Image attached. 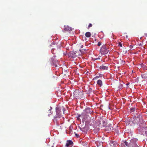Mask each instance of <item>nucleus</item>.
Listing matches in <instances>:
<instances>
[{
	"label": "nucleus",
	"instance_id": "nucleus-1",
	"mask_svg": "<svg viewBox=\"0 0 147 147\" xmlns=\"http://www.w3.org/2000/svg\"><path fill=\"white\" fill-rule=\"evenodd\" d=\"M109 51L107 46L106 45H104L101 47L100 52L101 54L105 55Z\"/></svg>",
	"mask_w": 147,
	"mask_h": 147
},
{
	"label": "nucleus",
	"instance_id": "nucleus-2",
	"mask_svg": "<svg viewBox=\"0 0 147 147\" xmlns=\"http://www.w3.org/2000/svg\"><path fill=\"white\" fill-rule=\"evenodd\" d=\"M83 94L82 92L76 90L73 93V96L76 99L80 98Z\"/></svg>",
	"mask_w": 147,
	"mask_h": 147
},
{
	"label": "nucleus",
	"instance_id": "nucleus-3",
	"mask_svg": "<svg viewBox=\"0 0 147 147\" xmlns=\"http://www.w3.org/2000/svg\"><path fill=\"white\" fill-rule=\"evenodd\" d=\"M77 52L76 51H72L69 53L68 55L69 57L72 58H75L77 56Z\"/></svg>",
	"mask_w": 147,
	"mask_h": 147
},
{
	"label": "nucleus",
	"instance_id": "nucleus-4",
	"mask_svg": "<svg viewBox=\"0 0 147 147\" xmlns=\"http://www.w3.org/2000/svg\"><path fill=\"white\" fill-rule=\"evenodd\" d=\"M132 143L131 142L129 143V144L126 141H125L123 143L121 144V147H129L130 146H131Z\"/></svg>",
	"mask_w": 147,
	"mask_h": 147
},
{
	"label": "nucleus",
	"instance_id": "nucleus-5",
	"mask_svg": "<svg viewBox=\"0 0 147 147\" xmlns=\"http://www.w3.org/2000/svg\"><path fill=\"white\" fill-rule=\"evenodd\" d=\"M56 112L57 117L60 118L61 117V114L60 113L61 109L58 107H56Z\"/></svg>",
	"mask_w": 147,
	"mask_h": 147
},
{
	"label": "nucleus",
	"instance_id": "nucleus-6",
	"mask_svg": "<svg viewBox=\"0 0 147 147\" xmlns=\"http://www.w3.org/2000/svg\"><path fill=\"white\" fill-rule=\"evenodd\" d=\"M52 63L53 64V65L55 67H57V64L59 63L58 61L57 60L56 61L53 58H52Z\"/></svg>",
	"mask_w": 147,
	"mask_h": 147
},
{
	"label": "nucleus",
	"instance_id": "nucleus-7",
	"mask_svg": "<svg viewBox=\"0 0 147 147\" xmlns=\"http://www.w3.org/2000/svg\"><path fill=\"white\" fill-rule=\"evenodd\" d=\"M136 121L135 119H134L133 121H129V120H127L126 121V124L128 126H131L132 125L131 123H132L133 124L136 123Z\"/></svg>",
	"mask_w": 147,
	"mask_h": 147
},
{
	"label": "nucleus",
	"instance_id": "nucleus-8",
	"mask_svg": "<svg viewBox=\"0 0 147 147\" xmlns=\"http://www.w3.org/2000/svg\"><path fill=\"white\" fill-rule=\"evenodd\" d=\"M73 144V142L70 140H67V143L65 145L66 147H71V145Z\"/></svg>",
	"mask_w": 147,
	"mask_h": 147
},
{
	"label": "nucleus",
	"instance_id": "nucleus-9",
	"mask_svg": "<svg viewBox=\"0 0 147 147\" xmlns=\"http://www.w3.org/2000/svg\"><path fill=\"white\" fill-rule=\"evenodd\" d=\"M117 145V142L115 141H111L109 143V145L110 147H115Z\"/></svg>",
	"mask_w": 147,
	"mask_h": 147
},
{
	"label": "nucleus",
	"instance_id": "nucleus-10",
	"mask_svg": "<svg viewBox=\"0 0 147 147\" xmlns=\"http://www.w3.org/2000/svg\"><path fill=\"white\" fill-rule=\"evenodd\" d=\"M87 117V115H86L85 113H82L81 114V118H82V121L84 122Z\"/></svg>",
	"mask_w": 147,
	"mask_h": 147
},
{
	"label": "nucleus",
	"instance_id": "nucleus-11",
	"mask_svg": "<svg viewBox=\"0 0 147 147\" xmlns=\"http://www.w3.org/2000/svg\"><path fill=\"white\" fill-rule=\"evenodd\" d=\"M99 68L102 70H107L108 69V67L105 65H102Z\"/></svg>",
	"mask_w": 147,
	"mask_h": 147
},
{
	"label": "nucleus",
	"instance_id": "nucleus-12",
	"mask_svg": "<svg viewBox=\"0 0 147 147\" xmlns=\"http://www.w3.org/2000/svg\"><path fill=\"white\" fill-rule=\"evenodd\" d=\"M64 27L65 28L64 29V30L65 31H71L72 30L71 27H69V26H65Z\"/></svg>",
	"mask_w": 147,
	"mask_h": 147
},
{
	"label": "nucleus",
	"instance_id": "nucleus-13",
	"mask_svg": "<svg viewBox=\"0 0 147 147\" xmlns=\"http://www.w3.org/2000/svg\"><path fill=\"white\" fill-rule=\"evenodd\" d=\"M106 129L108 131H110L113 129V127L112 126L107 125L106 127Z\"/></svg>",
	"mask_w": 147,
	"mask_h": 147
},
{
	"label": "nucleus",
	"instance_id": "nucleus-14",
	"mask_svg": "<svg viewBox=\"0 0 147 147\" xmlns=\"http://www.w3.org/2000/svg\"><path fill=\"white\" fill-rule=\"evenodd\" d=\"M97 84L100 86H101L102 85V82L101 80H98L97 81Z\"/></svg>",
	"mask_w": 147,
	"mask_h": 147
},
{
	"label": "nucleus",
	"instance_id": "nucleus-15",
	"mask_svg": "<svg viewBox=\"0 0 147 147\" xmlns=\"http://www.w3.org/2000/svg\"><path fill=\"white\" fill-rule=\"evenodd\" d=\"M129 147H139L136 144V143L134 142L133 144L132 143L131 146H130Z\"/></svg>",
	"mask_w": 147,
	"mask_h": 147
},
{
	"label": "nucleus",
	"instance_id": "nucleus-16",
	"mask_svg": "<svg viewBox=\"0 0 147 147\" xmlns=\"http://www.w3.org/2000/svg\"><path fill=\"white\" fill-rule=\"evenodd\" d=\"M85 111L87 113H89L91 112L90 109V108H87L85 109Z\"/></svg>",
	"mask_w": 147,
	"mask_h": 147
},
{
	"label": "nucleus",
	"instance_id": "nucleus-17",
	"mask_svg": "<svg viewBox=\"0 0 147 147\" xmlns=\"http://www.w3.org/2000/svg\"><path fill=\"white\" fill-rule=\"evenodd\" d=\"M85 36L87 37H89L91 36L90 33L89 32H86L85 34Z\"/></svg>",
	"mask_w": 147,
	"mask_h": 147
},
{
	"label": "nucleus",
	"instance_id": "nucleus-18",
	"mask_svg": "<svg viewBox=\"0 0 147 147\" xmlns=\"http://www.w3.org/2000/svg\"><path fill=\"white\" fill-rule=\"evenodd\" d=\"M50 109H49L47 112V113H48V116H50V115L52 114V113L51 112V109H52V107H50Z\"/></svg>",
	"mask_w": 147,
	"mask_h": 147
},
{
	"label": "nucleus",
	"instance_id": "nucleus-19",
	"mask_svg": "<svg viewBox=\"0 0 147 147\" xmlns=\"http://www.w3.org/2000/svg\"><path fill=\"white\" fill-rule=\"evenodd\" d=\"M99 130V127H96L94 128V131L95 133H97Z\"/></svg>",
	"mask_w": 147,
	"mask_h": 147
},
{
	"label": "nucleus",
	"instance_id": "nucleus-20",
	"mask_svg": "<svg viewBox=\"0 0 147 147\" xmlns=\"http://www.w3.org/2000/svg\"><path fill=\"white\" fill-rule=\"evenodd\" d=\"M123 88V86L122 84H119V86H118V88L119 89V90H120L121 89H122Z\"/></svg>",
	"mask_w": 147,
	"mask_h": 147
},
{
	"label": "nucleus",
	"instance_id": "nucleus-21",
	"mask_svg": "<svg viewBox=\"0 0 147 147\" xmlns=\"http://www.w3.org/2000/svg\"><path fill=\"white\" fill-rule=\"evenodd\" d=\"M80 51L82 53H84L85 51V50L84 49H80Z\"/></svg>",
	"mask_w": 147,
	"mask_h": 147
},
{
	"label": "nucleus",
	"instance_id": "nucleus-22",
	"mask_svg": "<svg viewBox=\"0 0 147 147\" xmlns=\"http://www.w3.org/2000/svg\"><path fill=\"white\" fill-rule=\"evenodd\" d=\"M142 134H143L144 135H145L146 136H147V131H143L142 133Z\"/></svg>",
	"mask_w": 147,
	"mask_h": 147
},
{
	"label": "nucleus",
	"instance_id": "nucleus-23",
	"mask_svg": "<svg viewBox=\"0 0 147 147\" xmlns=\"http://www.w3.org/2000/svg\"><path fill=\"white\" fill-rule=\"evenodd\" d=\"M80 117H81V115H79L78 116V117H77V120H78V121H80Z\"/></svg>",
	"mask_w": 147,
	"mask_h": 147
},
{
	"label": "nucleus",
	"instance_id": "nucleus-24",
	"mask_svg": "<svg viewBox=\"0 0 147 147\" xmlns=\"http://www.w3.org/2000/svg\"><path fill=\"white\" fill-rule=\"evenodd\" d=\"M136 108H130V110L132 112H133L135 111Z\"/></svg>",
	"mask_w": 147,
	"mask_h": 147
},
{
	"label": "nucleus",
	"instance_id": "nucleus-25",
	"mask_svg": "<svg viewBox=\"0 0 147 147\" xmlns=\"http://www.w3.org/2000/svg\"><path fill=\"white\" fill-rule=\"evenodd\" d=\"M74 134H75V136L77 138H78L79 137V135L76 133V132H74Z\"/></svg>",
	"mask_w": 147,
	"mask_h": 147
},
{
	"label": "nucleus",
	"instance_id": "nucleus-26",
	"mask_svg": "<svg viewBox=\"0 0 147 147\" xmlns=\"http://www.w3.org/2000/svg\"><path fill=\"white\" fill-rule=\"evenodd\" d=\"M92 26V25L91 24H89L88 26L89 28L91 27Z\"/></svg>",
	"mask_w": 147,
	"mask_h": 147
},
{
	"label": "nucleus",
	"instance_id": "nucleus-27",
	"mask_svg": "<svg viewBox=\"0 0 147 147\" xmlns=\"http://www.w3.org/2000/svg\"><path fill=\"white\" fill-rule=\"evenodd\" d=\"M101 45V43L100 42H99L98 43V46H100Z\"/></svg>",
	"mask_w": 147,
	"mask_h": 147
},
{
	"label": "nucleus",
	"instance_id": "nucleus-28",
	"mask_svg": "<svg viewBox=\"0 0 147 147\" xmlns=\"http://www.w3.org/2000/svg\"><path fill=\"white\" fill-rule=\"evenodd\" d=\"M119 45L120 47H122V43H121V42H119Z\"/></svg>",
	"mask_w": 147,
	"mask_h": 147
},
{
	"label": "nucleus",
	"instance_id": "nucleus-29",
	"mask_svg": "<svg viewBox=\"0 0 147 147\" xmlns=\"http://www.w3.org/2000/svg\"><path fill=\"white\" fill-rule=\"evenodd\" d=\"M129 48L131 49H132L133 48V46L132 45H130L129 46Z\"/></svg>",
	"mask_w": 147,
	"mask_h": 147
},
{
	"label": "nucleus",
	"instance_id": "nucleus-30",
	"mask_svg": "<svg viewBox=\"0 0 147 147\" xmlns=\"http://www.w3.org/2000/svg\"><path fill=\"white\" fill-rule=\"evenodd\" d=\"M140 121H141V122H142V123H142L143 122H144L143 121V120H142V119L141 118V119H140Z\"/></svg>",
	"mask_w": 147,
	"mask_h": 147
},
{
	"label": "nucleus",
	"instance_id": "nucleus-31",
	"mask_svg": "<svg viewBox=\"0 0 147 147\" xmlns=\"http://www.w3.org/2000/svg\"><path fill=\"white\" fill-rule=\"evenodd\" d=\"M52 51H53V53L54 54V49H53V48L52 49Z\"/></svg>",
	"mask_w": 147,
	"mask_h": 147
},
{
	"label": "nucleus",
	"instance_id": "nucleus-32",
	"mask_svg": "<svg viewBox=\"0 0 147 147\" xmlns=\"http://www.w3.org/2000/svg\"><path fill=\"white\" fill-rule=\"evenodd\" d=\"M100 59V58H96V60H99Z\"/></svg>",
	"mask_w": 147,
	"mask_h": 147
},
{
	"label": "nucleus",
	"instance_id": "nucleus-33",
	"mask_svg": "<svg viewBox=\"0 0 147 147\" xmlns=\"http://www.w3.org/2000/svg\"><path fill=\"white\" fill-rule=\"evenodd\" d=\"M83 45H81V48H83Z\"/></svg>",
	"mask_w": 147,
	"mask_h": 147
},
{
	"label": "nucleus",
	"instance_id": "nucleus-34",
	"mask_svg": "<svg viewBox=\"0 0 147 147\" xmlns=\"http://www.w3.org/2000/svg\"><path fill=\"white\" fill-rule=\"evenodd\" d=\"M52 45H55V44H54L53 43H51V46Z\"/></svg>",
	"mask_w": 147,
	"mask_h": 147
},
{
	"label": "nucleus",
	"instance_id": "nucleus-35",
	"mask_svg": "<svg viewBox=\"0 0 147 147\" xmlns=\"http://www.w3.org/2000/svg\"><path fill=\"white\" fill-rule=\"evenodd\" d=\"M63 111H65V109L64 108H63Z\"/></svg>",
	"mask_w": 147,
	"mask_h": 147
},
{
	"label": "nucleus",
	"instance_id": "nucleus-36",
	"mask_svg": "<svg viewBox=\"0 0 147 147\" xmlns=\"http://www.w3.org/2000/svg\"><path fill=\"white\" fill-rule=\"evenodd\" d=\"M129 83H127L126 84L127 85H128L129 84Z\"/></svg>",
	"mask_w": 147,
	"mask_h": 147
},
{
	"label": "nucleus",
	"instance_id": "nucleus-37",
	"mask_svg": "<svg viewBox=\"0 0 147 147\" xmlns=\"http://www.w3.org/2000/svg\"><path fill=\"white\" fill-rule=\"evenodd\" d=\"M103 123H105V121H103Z\"/></svg>",
	"mask_w": 147,
	"mask_h": 147
},
{
	"label": "nucleus",
	"instance_id": "nucleus-38",
	"mask_svg": "<svg viewBox=\"0 0 147 147\" xmlns=\"http://www.w3.org/2000/svg\"><path fill=\"white\" fill-rule=\"evenodd\" d=\"M140 45H142V44L141 43H140Z\"/></svg>",
	"mask_w": 147,
	"mask_h": 147
}]
</instances>
